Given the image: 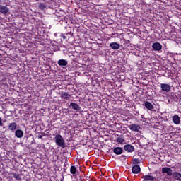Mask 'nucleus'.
Returning a JSON list of instances; mask_svg holds the SVG:
<instances>
[{
    "mask_svg": "<svg viewBox=\"0 0 181 181\" xmlns=\"http://www.w3.org/2000/svg\"><path fill=\"white\" fill-rule=\"evenodd\" d=\"M55 143H56V145H57L60 148H64V145H65L64 139H63V136H62V135L57 134L55 136Z\"/></svg>",
    "mask_w": 181,
    "mask_h": 181,
    "instance_id": "f257e3e1",
    "label": "nucleus"
},
{
    "mask_svg": "<svg viewBox=\"0 0 181 181\" xmlns=\"http://www.w3.org/2000/svg\"><path fill=\"white\" fill-rule=\"evenodd\" d=\"M128 128L132 130V132H139V130L141 129V126L139 124H131L128 126Z\"/></svg>",
    "mask_w": 181,
    "mask_h": 181,
    "instance_id": "f03ea898",
    "label": "nucleus"
},
{
    "mask_svg": "<svg viewBox=\"0 0 181 181\" xmlns=\"http://www.w3.org/2000/svg\"><path fill=\"white\" fill-rule=\"evenodd\" d=\"M162 91H165L166 93H169L170 91V85L167 83H161L160 84Z\"/></svg>",
    "mask_w": 181,
    "mask_h": 181,
    "instance_id": "7ed1b4c3",
    "label": "nucleus"
},
{
    "mask_svg": "<svg viewBox=\"0 0 181 181\" xmlns=\"http://www.w3.org/2000/svg\"><path fill=\"white\" fill-rule=\"evenodd\" d=\"M0 13H3V15L9 13V8L5 6H0Z\"/></svg>",
    "mask_w": 181,
    "mask_h": 181,
    "instance_id": "20e7f679",
    "label": "nucleus"
},
{
    "mask_svg": "<svg viewBox=\"0 0 181 181\" xmlns=\"http://www.w3.org/2000/svg\"><path fill=\"white\" fill-rule=\"evenodd\" d=\"M152 47L153 50L159 52V50L162 49V45H160L159 42H155L153 44Z\"/></svg>",
    "mask_w": 181,
    "mask_h": 181,
    "instance_id": "39448f33",
    "label": "nucleus"
},
{
    "mask_svg": "<svg viewBox=\"0 0 181 181\" xmlns=\"http://www.w3.org/2000/svg\"><path fill=\"white\" fill-rule=\"evenodd\" d=\"M110 47L113 50H118L121 47V45L117 42H112L110 44Z\"/></svg>",
    "mask_w": 181,
    "mask_h": 181,
    "instance_id": "423d86ee",
    "label": "nucleus"
},
{
    "mask_svg": "<svg viewBox=\"0 0 181 181\" xmlns=\"http://www.w3.org/2000/svg\"><path fill=\"white\" fill-rule=\"evenodd\" d=\"M17 127H18V125L16 124V123L13 122V123L9 124L8 129L10 131H11V132H15V131H16Z\"/></svg>",
    "mask_w": 181,
    "mask_h": 181,
    "instance_id": "0eeeda50",
    "label": "nucleus"
},
{
    "mask_svg": "<svg viewBox=\"0 0 181 181\" xmlns=\"http://www.w3.org/2000/svg\"><path fill=\"white\" fill-rule=\"evenodd\" d=\"M70 107H72L73 110H75V111L81 110V107H80V105H78L77 103H71Z\"/></svg>",
    "mask_w": 181,
    "mask_h": 181,
    "instance_id": "6e6552de",
    "label": "nucleus"
},
{
    "mask_svg": "<svg viewBox=\"0 0 181 181\" xmlns=\"http://www.w3.org/2000/svg\"><path fill=\"white\" fill-rule=\"evenodd\" d=\"M173 122H174L175 125H179V124H180V117L179 115H175L173 117Z\"/></svg>",
    "mask_w": 181,
    "mask_h": 181,
    "instance_id": "1a4fd4ad",
    "label": "nucleus"
},
{
    "mask_svg": "<svg viewBox=\"0 0 181 181\" xmlns=\"http://www.w3.org/2000/svg\"><path fill=\"white\" fill-rule=\"evenodd\" d=\"M132 172L134 174L139 173V172H141V167H139L138 165L133 166L132 168Z\"/></svg>",
    "mask_w": 181,
    "mask_h": 181,
    "instance_id": "9d476101",
    "label": "nucleus"
},
{
    "mask_svg": "<svg viewBox=\"0 0 181 181\" xmlns=\"http://www.w3.org/2000/svg\"><path fill=\"white\" fill-rule=\"evenodd\" d=\"M162 172L163 173H167L168 176H172V169L168 167H164L162 168Z\"/></svg>",
    "mask_w": 181,
    "mask_h": 181,
    "instance_id": "9b49d317",
    "label": "nucleus"
},
{
    "mask_svg": "<svg viewBox=\"0 0 181 181\" xmlns=\"http://www.w3.org/2000/svg\"><path fill=\"white\" fill-rule=\"evenodd\" d=\"M15 135L16 136V138H23V131L21 130V129H17L15 132Z\"/></svg>",
    "mask_w": 181,
    "mask_h": 181,
    "instance_id": "f8f14e48",
    "label": "nucleus"
},
{
    "mask_svg": "<svg viewBox=\"0 0 181 181\" xmlns=\"http://www.w3.org/2000/svg\"><path fill=\"white\" fill-rule=\"evenodd\" d=\"M124 150L127 151V152H134L135 151V148L134 146H131V144H127L124 146Z\"/></svg>",
    "mask_w": 181,
    "mask_h": 181,
    "instance_id": "ddd939ff",
    "label": "nucleus"
},
{
    "mask_svg": "<svg viewBox=\"0 0 181 181\" xmlns=\"http://www.w3.org/2000/svg\"><path fill=\"white\" fill-rule=\"evenodd\" d=\"M144 105H145L146 108H147V110H149L150 111L153 110V105H152V103H151L148 101H146L144 103Z\"/></svg>",
    "mask_w": 181,
    "mask_h": 181,
    "instance_id": "4468645a",
    "label": "nucleus"
},
{
    "mask_svg": "<svg viewBox=\"0 0 181 181\" xmlns=\"http://www.w3.org/2000/svg\"><path fill=\"white\" fill-rule=\"evenodd\" d=\"M113 151L116 155H121V153H122V148L116 147L114 148Z\"/></svg>",
    "mask_w": 181,
    "mask_h": 181,
    "instance_id": "2eb2a0df",
    "label": "nucleus"
},
{
    "mask_svg": "<svg viewBox=\"0 0 181 181\" xmlns=\"http://www.w3.org/2000/svg\"><path fill=\"white\" fill-rule=\"evenodd\" d=\"M59 66H67L68 62L66 61V59H59L58 61Z\"/></svg>",
    "mask_w": 181,
    "mask_h": 181,
    "instance_id": "dca6fc26",
    "label": "nucleus"
},
{
    "mask_svg": "<svg viewBox=\"0 0 181 181\" xmlns=\"http://www.w3.org/2000/svg\"><path fill=\"white\" fill-rule=\"evenodd\" d=\"M144 180H146V181H153V180H155V177H153L151 175H145L144 177Z\"/></svg>",
    "mask_w": 181,
    "mask_h": 181,
    "instance_id": "f3484780",
    "label": "nucleus"
},
{
    "mask_svg": "<svg viewBox=\"0 0 181 181\" xmlns=\"http://www.w3.org/2000/svg\"><path fill=\"white\" fill-rule=\"evenodd\" d=\"M61 97L64 98V100H69V98H70V95L67 93H63L61 95Z\"/></svg>",
    "mask_w": 181,
    "mask_h": 181,
    "instance_id": "a211bd4d",
    "label": "nucleus"
},
{
    "mask_svg": "<svg viewBox=\"0 0 181 181\" xmlns=\"http://www.w3.org/2000/svg\"><path fill=\"white\" fill-rule=\"evenodd\" d=\"M38 8H39V9H41V11H43V10L46 9V4H45L43 3H40L38 5Z\"/></svg>",
    "mask_w": 181,
    "mask_h": 181,
    "instance_id": "6ab92c4d",
    "label": "nucleus"
},
{
    "mask_svg": "<svg viewBox=\"0 0 181 181\" xmlns=\"http://www.w3.org/2000/svg\"><path fill=\"white\" fill-rule=\"evenodd\" d=\"M70 172L72 175H76V173L77 172V169H76V168L74 166H71V169H70Z\"/></svg>",
    "mask_w": 181,
    "mask_h": 181,
    "instance_id": "aec40b11",
    "label": "nucleus"
},
{
    "mask_svg": "<svg viewBox=\"0 0 181 181\" xmlns=\"http://www.w3.org/2000/svg\"><path fill=\"white\" fill-rule=\"evenodd\" d=\"M174 176H175V179H177V180H181V174L180 173H176Z\"/></svg>",
    "mask_w": 181,
    "mask_h": 181,
    "instance_id": "412c9836",
    "label": "nucleus"
},
{
    "mask_svg": "<svg viewBox=\"0 0 181 181\" xmlns=\"http://www.w3.org/2000/svg\"><path fill=\"white\" fill-rule=\"evenodd\" d=\"M125 140L122 137H118L117 139V141L119 142V144H122Z\"/></svg>",
    "mask_w": 181,
    "mask_h": 181,
    "instance_id": "4be33fe9",
    "label": "nucleus"
},
{
    "mask_svg": "<svg viewBox=\"0 0 181 181\" xmlns=\"http://www.w3.org/2000/svg\"><path fill=\"white\" fill-rule=\"evenodd\" d=\"M4 124L2 123V119L0 117V127H2Z\"/></svg>",
    "mask_w": 181,
    "mask_h": 181,
    "instance_id": "5701e85b",
    "label": "nucleus"
},
{
    "mask_svg": "<svg viewBox=\"0 0 181 181\" xmlns=\"http://www.w3.org/2000/svg\"><path fill=\"white\" fill-rule=\"evenodd\" d=\"M61 37H63V39H66V36H64V35L62 34Z\"/></svg>",
    "mask_w": 181,
    "mask_h": 181,
    "instance_id": "b1692460",
    "label": "nucleus"
},
{
    "mask_svg": "<svg viewBox=\"0 0 181 181\" xmlns=\"http://www.w3.org/2000/svg\"><path fill=\"white\" fill-rule=\"evenodd\" d=\"M35 1H39V0H35Z\"/></svg>",
    "mask_w": 181,
    "mask_h": 181,
    "instance_id": "393cba45",
    "label": "nucleus"
}]
</instances>
